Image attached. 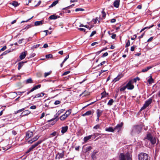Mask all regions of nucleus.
I'll use <instances>...</instances> for the list:
<instances>
[{"mask_svg":"<svg viewBox=\"0 0 160 160\" xmlns=\"http://www.w3.org/2000/svg\"><path fill=\"white\" fill-rule=\"evenodd\" d=\"M120 160H132L131 155L128 153L125 154L121 153L119 156Z\"/></svg>","mask_w":160,"mask_h":160,"instance_id":"1","label":"nucleus"},{"mask_svg":"<svg viewBox=\"0 0 160 160\" xmlns=\"http://www.w3.org/2000/svg\"><path fill=\"white\" fill-rule=\"evenodd\" d=\"M146 138L150 141L152 145H154L156 143V138L153 137L150 133L147 134Z\"/></svg>","mask_w":160,"mask_h":160,"instance_id":"2","label":"nucleus"},{"mask_svg":"<svg viewBox=\"0 0 160 160\" xmlns=\"http://www.w3.org/2000/svg\"><path fill=\"white\" fill-rule=\"evenodd\" d=\"M138 158L139 160H149L148 155L144 153H141L139 154Z\"/></svg>","mask_w":160,"mask_h":160,"instance_id":"3","label":"nucleus"},{"mask_svg":"<svg viewBox=\"0 0 160 160\" xmlns=\"http://www.w3.org/2000/svg\"><path fill=\"white\" fill-rule=\"evenodd\" d=\"M141 129L140 127L138 126H135L133 127L131 132V134L133 135L134 134L137 133L138 134L140 132Z\"/></svg>","mask_w":160,"mask_h":160,"instance_id":"4","label":"nucleus"},{"mask_svg":"<svg viewBox=\"0 0 160 160\" xmlns=\"http://www.w3.org/2000/svg\"><path fill=\"white\" fill-rule=\"evenodd\" d=\"M42 142V140H39L34 144L32 145L28 149L26 152L25 153L27 154L32 151L33 149L37 146L39 144H40Z\"/></svg>","mask_w":160,"mask_h":160,"instance_id":"5","label":"nucleus"},{"mask_svg":"<svg viewBox=\"0 0 160 160\" xmlns=\"http://www.w3.org/2000/svg\"><path fill=\"white\" fill-rule=\"evenodd\" d=\"M152 99L151 98L149 99L146 101L143 107L141 108V110L144 109L148 107L152 102Z\"/></svg>","mask_w":160,"mask_h":160,"instance_id":"6","label":"nucleus"},{"mask_svg":"<svg viewBox=\"0 0 160 160\" xmlns=\"http://www.w3.org/2000/svg\"><path fill=\"white\" fill-rule=\"evenodd\" d=\"M133 82L131 80L128 82L126 85L128 89L132 90L134 88V87L133 85Z\"/></svg>","mask_w":160,"mask_h":160,"instance_id":"7","label":"nucleus"},{"mask_svg":"<svg viewBox=\"0 0 160 160\" xmlns=\"http://www.w3.org/2000/svg\"><path fill=\"white\" fill-rule=\"evenodd\" d=\"M27 52V51H25L24 52H22L19 56V58L21 60L24 59L26 57Z\"/></svg>","mask_w":160,"mask_h":160,"instance_id":"8","label":"nucleus"},{"mask_svg":"<svg viewBox=\"0 0 160 160\" xmlns=\"http://www.w3.org/2000/svg\"><path fill=\"white\" fill-rule=\"evenodd\" d=\"M64 156V151H63L61 153H58L56 156V158H58L59 159L60 158H63Z\"/></svg>","mask_w":160,"mask_h":160,"instance_id":"9","label":"nucleus"},{"mask_svg":"<svg viewBox=\"0 0 160 160\" xmlns=\"http://www.w3.org/2000/svg\"><path fill=\"white\" fill-rule=\"evenodd\" d=\"M33 136V133L32 132L28 131L27 132L26 134V138L27 139H29V138Z\"/></svg>","mask_w":160,"mask_h":160,"instance_id":"10","label":"nucleus"},{"mask_svg":"<svg viewBox=\"0 0 160 160\" xmlns=\"http://www.w3.org/2000/svg\"><path fill=\"white\" fill-rule=\"evenodd\" d=\"M45 95V93L43 92H41L40 93H38L36 94L34 96H32L33 98L34 99L36 98H39L42 97Z\"/></svg>","mask_w":160,"mask_h":160,"instance_id":"11","label":"nucleus"},{"mask_svg":"<svg viewBox=\"0 0 160 160\" xmlns=\"http://www.w3.org/2000/svg\"><path fill=\"white\" fill-rule=\"evenodd\" d=\"M68 129V126L63 127L62 128L61 133L62 134H64L66 132Z\"/></svg>","mask_w":160,"mask_h":160,"instance_id":"12","label":"nucleus"},{"mask_svg":"<svg viewBox=\"0 0 160 160\" xmlns=\"http://www.w3.org/2000/svg\"><path fill=\"white\" fill-rule=\"evenodd\" d=\"M38 138L39 137L38 136H36L31 140L28 141V142L29 143L32 144L33 142L37 140Z\"/></svg>","mask_w":160,"mask_h":160,"instance_id":"13","label":"nucleus"},{"mask_svg":"<svg viewBox=\"0 0 160 160\" xmlns=\"http://www.w3.org/2000/svg\"><path fill=\"white\" fill-rule=\"evenodd\" d=\"M123 125V123L122 122H121L120 124H118L114 128L115 130H120L122 127Z\"/></svg>","mask_w":160,"mask_h":160,"instance_id":"14","label":"nucleus"},{"mask_svg":"<svg viewBox=\"0 0 160 160\" xmlns=\"http://www.w3.org/2000/svg\"><path fill=\"white\" fill-rule=\"evenodd\" d=\"M92 138V135L85 137L84 138L83 141L85 142H86L88 140L91 139Z\"/></svg>","mask_w":160,"mask_h":160,"instance_id":"15","label":"nucleus"},{"mask_svg":"<svg viewBox=\"0 0 160 160\" xmlns=\"http://www.w3.org/2000/svg\"><path fill=\"white\" fill-rule=\"evenodd\" d=\"M120 0H116L113 3V5L115 8H118L119 5Z\"/></svg>","mask_w":160,"mask_h":160,"instance_id":"16","label":"nucleus"},{"mask_svg":"<svg viewBox=\"0 0 160 160\" xmlns=\"http://www.w3.org/2000/svg\"><path fill=\"white\" fill-rule=\"evenodd\" d=\"M98 153V152L96 150H94L91 155V157L93 160H95L96 158L95 155Z\"/></svg>","mask_w":160,"mask_h":160,"instance_id":"17","label":"nucleus"},{"mask_svg":"<svg viewBox=\"0 0 160 160\" xmlns=\"http://www.w3.org/2000/svg\"><path fill=\"white\" fill-rule=\"evenodd\" d=\"M105 134H102V133H94L92 135V139L95 138L96 137L100 135H105Z\"/></svg>","mask_w":160,"mask_h":160,"instance_id":"18","label":"nucleus"},{"mask_svg":"<svg viewBox=\"0 0 160 160\" xmlns=\"http://www.w3.org/2000/svg\"><path fill=\"white\" fill-rule=\"evenodd\" d=\"M102 111L99 109H97L96 111L97 117H100L102 114Z\"/></svg>","mask_w":160,"mask_h":160,"instance_id":"19","label":"nucleus"},{"mask_svg":"<svg viewBox=\"0 0 160 160\" xmlns=\"http://www.w3.org/2000/svg\"><path fill=\"white\" fill-rule=\"evenodd\" d=\"M31 113V112L28 110H26L22 112V114L23 116L27 115Z\"/></svg>","mask_w":160,"mask_h":160,"instance_id":"20","label":"nucleus"},{"mask_svg":"<svg viewBox=\"0 0 160 160\" xmlns=\"http://www.w3.org/2000/svg\"><path fill=\"white\" fill-rule=\"evenodd\" d=\"M25 62H21L18 63V69L19 70H20L22 67L24 63Z\"/></svg>","mask_w":160,"mask_h":160,"instance_id":"21","label":"nucleus"},{"mask_svg":"<svg viewBox=\"0 0 160 160\" xmlns=\"http://www.w3.org/2000/svg\"><path fill=\"white\" fill-rule=\"evenodd\" d=\"M122 77V74H119L118 75L117 77L114 78L113 80V81L114 82H116L118 81Z\"/></svg>","mask_w":160,"mask_h":160,"instance_id":"22","label":"nucleus"},{"mask_svg":"<svg viewBox=\"0 0 160 160\" xmlns=\"http://www.w3.org/2000/svg\"><path fill=\"white\" fill-rule=\"evenodd\" d=\"M41 85L38 84L37 85L35 86H34L32 88L31 90V91H33L34 90L37 89L39 88H40L41 87Z\"/></svg>","mask_w":160,"mask_h":160,"instance_id":"23","label":"nucleus"},{"mask_svg":"<svg viewBox=\"0 0 160 160\" xmlns=\"http://www.w3.org/2000/svg\"><path fill=\"white\" fill-rule=\"evenodd\" d=\"M115 129L114 128L113 129L112 127H109L108 128H106L105 129V130L106 131L113 132Z\"/></svg>","mask_w":160,"mask_h":160,"instance_id":"24","label":"nucleus"},{"mask_svg":"<svg viewBox=\"0 0 160 160\" xmlns=\"http://www.w3.org/2000/svg\"><path fill=\"white\" fill-rule=\"evenodd\" d=\"M152 68V66H148V67L143 69H142V72H145L147 71L148 70H149V69L151 68Z\"/></svg>","mask_w":160,"mask_h":160,"instance_id":"25","label":"nucleus"},{"mask_svg":"<svg viewBox=\"0 0 160 160\" xmlns=\"http://www.w3.org/2000/svg\"><path fill=\"white\" fill-rule=\"evenodd\" d=\"M92 113V111L89 110L86 112L85 113L82 115V116H89Z\"/></svg>","mask_w":160,"mask_h":160,"instance_id":"26","label":"nucleus"},{"mask_svg":"<svg viewBox=\"0 0 160 160\" xmlns=\"http://www.w3.org/2000/svg\"><path fill=\"white\" fill-rule=\"evenodd\" d=\"M58 17H59V16H57L55 15H51L49 17V19L52 20V19H56Z\"/></svg>","mask_w":160,"mask_h":160,"instance_id":"27","label":"nucleus"},{"mask_svg":"<svg viewBox=\"0 0 160 160\" xmlns=\"http://www.w3.org/2000/svg\"><path fill=\"white\" fill-rule=\"evenodd\" d=\"M42 24V21H36L34 22V25L35 26H39L40 25H41Z\"/></svg>","mask_w":160,"mask_h":160,"instance_id":"28","label":"nucleus"},{"mask_svg":"<svg viewBox=\"0 0 160 160\" xmlns=\"http://www.w3.org/2000/svg\"><path fill=\"white\" fill-rule=\"evenodd\" d=\"M58 0H56L55 1H54L51 4V5L49 6V8H51L55 6L58 3Z\"/></svg>","mask_w":160,"mask_h":160,"instance_id":"29","label":"nucleus"},{"mask_svg":"<svg viewBox=\"0 0 160 160\" xmlns=\"http://www.w3.org/2000/svg\"><path fill=\"white\" fill-rule=\"evenodd\" d=\"M10 52H11V51H10L9 50H7L5 51L0 55V58H2V57H1V56H2L5 55Z\"/></svg>","mask_w":160,"mask_h":160,"instance_id":"30","label":"nucleus"},{"mask_svg":"<svg viewBox=\"0 0 160 160\" xmlns=\"http://www.w3.org/2000/svg\"><path fill=\"white\" fill-rule=\"evenodd\" d=\"M150 78L148 80V82L150 84L153 82V79L152 78L151 76H150Z\"/></svg>","mask_w":160,"mask_h":160,"instance_id":"31","label":"nucleus"},{"mask_svg":"<svg viewBox=\"0 0 160 160\" xmlns=\"http://www.w3.org/2000/svg\"><path fill=\"white\" fill-rule=\"evenodd\" d=\"M108 93H107L105 91H104L101 93V95H102L101 98L105 97H106V95H108Z\"/></svg>","mask_w":160,"mask_h":160,"instance_id":"32","label":"nucleus"},{"mask_svg":"<svg viewBox=\"0 0 160 160\" xmlns=\"http://www.w3.org/2000/svg\"><path fill=\"white\" fill-rule=\"evenodd\" d=\"M11 4L14 6L15 7H16L18 6L19 4H18V3L16 2L15 1H13L11 3Z\"/></svg>","mask_w":160,"mask_h":160,"instance_id":"33","label":"nucleus"},{"mask_svg":"<svg viewBox=\"0 0 160 160\" xmlns=\"http://www.w3.org/2000/svg\"><path fill=\"white\" fill-rule=\"evenodd\" d=\"M114 102V100L113 99H110L108 102V105L111 106L112 105L113 103Z\"/></svg>","mask_w":160,"mask_h":160,"instance_id":"34","label":"nucleus"},{"mask_svg":"<svg viewBox=\"0 0 160 160\" xmlns=\"http://www.w3.org/2000/svg\"><path fill=\"white\" fill-rule=\"evenodd\" d=\"M139 80L140 78L138 77H137L131 80L133 82V83L134 82H136L137 81H139Z\"/></svg>","mask_w":160,"mask_h":160,"instance_id":"35","label":"nucleus"},{"mask_svg":"<svg viewBox=\"0 0 160 160\" xmlns=\"http://www.w3.org/2000/svg\"><path fill=\"white\" fill-rule=\"evenodd\" d=\"M59 116L57 114V113H56L55 115H54V118H52V119H51V120H49L48 121V122H50V121H54V120H55V119H56Z\"/></svg>","mask_w":160,"mask_h":160,"instance_id":"36","label":"nucleus"},{"mask_svg":"<svg viewBox=\"0 0 160 160\" xmlns=\"http://www.w3.org/2000/svg\"><path fill=\"white\" fill-rule=\"evenodd\" d=\"M102 19H104L106 17V14L104 11V10L102 11Z\"/></svg>","mask_w":160,"mask_h":160,"instance_id":"37","label":"nucleus"},{"mask_svg":"<svg viewBox=\"0 0 160 160\" xmlns=\"http://www.w3.org/2000/svg\"><path fill=\"white\" fill-rule=\"evenodd\" d=\"M66 118V117H65V115L63 114L60 117V119L62 121L64 120Z\"/></svg>","mask_w":160,"mask_h":160,"instance_id":"38","label":"nucleus"},{"mask_svg":"<svg viewBox=\"0 0 160 160\" xmlns=\"http://www.w3.org/2000/svg\"><path fill=\"white\" fill-rule=\"evenodd\" d=\"M93 128V129H100V125L97 124Z\"/></svg>","mask_w":160,"mask_h":160,"instance_id":"39","label":"nucleus"},{"mask_svg":"<svg viewBox=\"0 0 160 160\" xmlns=\"http://www.w3.org/2000/svg\"><path fill=\"white\" fill-rule=\"evenodd\" d=\"M92 148L91 146L88 147L86 148V152H87L90 150L91 149H92Z\"/></svg>","mask_w":160,"mask_h":160,"instance_id":"40","label":"nucleus"},{"mask_svg":"<svg viewBox=\"0 0 160 160\" xmlns=\"http://www.w3.org/2000/svg\"><path fill=\"white\" fill-rule=\"evenodd\" d=\"M52 73V71H50V72H45L44 73V77H46L47 76L49 75Z\"/></svg>","mask_w":160,"mask_h":160,"instance_id":"41","label":"nucleus"},{"mask_svg":"<svg viewBox=\"0 0 160 160\" xmlns=\"http://www.w3.org/2000/svg\"><path fill=\"white\" fill-rule=\"evenodd\" d=\"M64 110L62 109H61L58 111L57 113L58 115V116H59L61 113L63 112Z\"/></svg>","mask_w":160,"mask_h":160,"instance_id":"42","label":"nucleus"},{"mask_svg":"<svg viewBox=\"0 0 160 160\" xmlns=\"http://www.w3.org/2000/svg\"><path fill=\"white\" fill-rule=\"evenodd\" d=\"M26 82L27 83H32V80L31 78H29L26 80Z\"/></svg>","mask_w":160,"mask_h":160,"instance_id":"43","label":"nucleus"},{"mask_svg":"<svg viewBox=\"0 0 160 160\" xmlns=\"http://www.w3.org/2000/svg\"><path fill=\"white\" fill-rule=\"evenodd\" d=\"M127 88L126 85L125 86H123L120 89V90L121 91H124V90H125V89Z\"/></svg>","mask_w":160,"mask_h":160,"instance_id":"44","label":"nucleus"},{"mask_svg":"<svg viewBox=\"0 0 160 160\" xmlns=\"http://www.w3.org/2000/svg\"><path fill=\"white\" fill-rule=\"evenodd\" d=\"M84 10V9H83L82 8H76L75 10L76 12H78L79 11H83Z\"/></svg>","mask_w":160,"mask_h":160,"instance_id":"45","label":"nucleus"},{"mask_svg":"<svg viewBox=\"0 0 160 160\" xmlns=\"http://www.w3.org/2000/svg\"><path fill=\"white\" fill-rule=\"evenodd\" d=\"M52 56H53L52 54H48L46 55V58H52Z\"/></svg>","mask_w":160,"mask_h":160,"instance_id":"46","label":"nucleus"},{"mask_svg":"<svg viewBox=\"0 0 160 160\" xmlns=\"http://www.w3.org/2000/svg\"><path fill=\"white\" fill-rule=\"evenodd\" d=\"M130 45V40H128V41L126 43V44L125 45V47L126 48L128 47V46H129Z\"/></svg>","mask_w":160,"mask_h":160,"instance_id":"47","label":"nucleus"},{"mask_svg":"<svg viewBox=\"0 0 160 160\" xmlns=\"http://www.w3.org/2000/svg\"><path fill=\"white\" fill-rule=\"evenodd\" d=\"M70 71H66V72H64L63 74H62V75L63 76H64V75H67V74H69V73H70Z\"/></svg>","mask_w":160,"mask_h":160,"instance_id":"48","label":"nucleus"},{"mask_svg":"<svg viewBox=\"0 0 160 160\" xmlns=\"http://www.w3.org/2000/svg\"><path fill=\"white\" fill-rule=\"evenodd\" d=\"M50 135H52L53 136H55L57 135V132H56L54 131L52 133H51L50 134Z\"/></svg>","mask_w":160,"mask_h":160,"instance_id":"49","label":"nucleus"},{"mask_svg":"<svg viewBox=\"0 0 160 160\" xmlns=\"http://www.w3.org/2000/svg\"><path fill=\"white\" fill-rule=\"evenodd\" d=\"M71 109H69V110L67 111L66 112H65L66 113L68 114V115H69L71 112Z\"/></svg>","mask_w":160,"mask_h":160,"instance_id":"50","label":"nucleus"},{"mask_svg":"<svg viewBox=\"0 0 160 160\" xmlns=\"http://www.w3.org/2000/svg\"><path fill=\"white\" fill-rule=\"evenodd\" d=\"M7 48V47L6 46H4L0 50V51H3Z\"/></svg>","mask_w":160,"mask_h":160,"instance_id":"51","label":"nucleus"},{"mask_svg":"<svg viewBox=\"0 0 160 160\" xmlns=\"http://www.w3.org/2000/svg\"><path fill=\"white\" fill-rule=\"evenodd\" d=\"M98 21V18H96L95 19H93L92 20V22H94V23H96Z\"/></svg>","mask_w":160,"mask_h":160,"instance_id":"52","label":"nucleus"},{"mask_svg":"<svg viewBox=\"0 0 160 160\" xmlns=\"http://www.w3.org/2000/svg\"><path fill=\"white\" fill-rule=\"evenodd\" d=\"M108 55V53L107 52H106L104 53L102 56V57L104 58Z\"/></svg>","mask_w":160,"mask_h":160,"instance_id":"53","label":"nucleus"},{"mask_svg":"<svg viewBox=\"0 0 160 160\" xmlns=\"http://www.w3.org/2000/svg\"><path fill=\"white\" fill-rule=\"evenodd\" d=\"M33 16H32L31 18L29 19H28L26 20V21H22L21 22V23H22L23 22H28V21L32 19L33 18Z\"/></svg>","mask_w":160,"mask_h":160,"instance_id":"54","label":"nucleus"},{"mask_svg":"<svg viewBox=\"0 0 160 160\" xmlns=\"http://www.w3.org/2000/svg\"><path fill=\"white\" fill-rule=\"evenodd\" d=\"M96 33V31H93L91 34L90 36L91 37H92L93 35H94V34H95Z\"/></svg>","mask_w":160,"mask_h":160,"instance_id":"55","label":"nucleus"},{"mask_svg":"<svg viewBox=\"0 0 160 160\" xmlns=\"http://www.w3.org/2000/svg\"><path fill=\"white\" fill-rule=\"evenodd\" d=\"M24 108H22L21 109H19L17 111V112L16 113H19V112H22V111H23L24 110Z\"/></svg>","mask_w":160,"mask_h":160,"instance_id":"56","label":"nucleus"},{"mask_svg":"<svg viewBox=\"0 0 160 160\" xmlns=\"http://www.w3.org/2000/svg\"><path fill=\"white\" fill-rule=\"evenodd\" d=\"M36 108V106L35 105L32 106L30 107V108L32 109H35Z\"/></svg>","mask_w":160,"mask_h":160,"instance_id":"57","label":"nucleus"},{"mask_svg":"<svg viewBox=\"0 0 160 160\" xmlns=\"http://www.w3.org/2000/svg\"><path fill=\"white\" fill-rule=\"evenodd\" d=\"M153 38V37H150L148 40L147 42H150L152 41Z\"/></svg>","mask_w":160,"mask_h":160,"instance_id":"58","label":"nucleus"},{"mask_svg":"<svg viewBox=\"0 0 160 160\" xmlns=\"http://www.w3.org/2000/svg\"><path fill=\"white\" fill-rule=\"evenodd\" d=\"M60 101L58 100H57L55 101L54 104L55 105H58L60 103Z\"/></svg>","mask_w":160,"mask_h":160,"instance_id":"59","label":"nucleus"},{"mask_svg":"<svg viewBox=\"0 0 160 160\" xmlns=\"http://www.w3.org/2000/svg\"><path fill=\"white\" fill-rule=\"evenodd\" d=\"M105 62H106L105 61H103L102 62H101L100 64H99L98 65V66H102V65L104 64Z\"/></svg>","mask_w":160,"mask_h":160,"instance_id":"60","label":"nucleus"},{"mask_svg":"<svg viewBox=\"0 0 160 160\" xmlns=\"http://www.w3.org/2000/svg\"><path fill=\"white\" fill-rule=\"evenodd\" d=\"M78 30L81 31H83L84 32H85L86 31V29H85L82 28H79Z\"/></svg>","mask_w":160,"mask_h":160,"instance_id":"61","label":"nucleus"},{"mask_svg":"<svg viewBox=\"0 0 160 160\" xmlns=\"http://www.w3.org/2000/svg\"><path fill=\"white\" fill-rule=\"evenodd\" d=\"M12 133L14 135H15L17 134V132L16 131L13 130L12 131Z\"/></svg>","mask_w":160,"mask_h":160,"instance_id":"62","label":"nucleus"},{"mask_svg":"<svg viewBox=\"0 0 160 160\" xmlns=\"http://www.w3.org/2000/svg\"><path fill=\"white\" fill-rule=\"evenodd\" d=\"M116 19H115V18H113L111 20L110 22L112 23H113L115 22H116Z\"/></svg>","mask_w":160,"mask_h":160,"instance_id":"63","label":"nucleus"},{"mask_svg":"<svg viewBox=\"0 0 160 160\" xmlns=\"http://www.w3.org/2000/svg\"><path fill=\"white\" fill-rule=\"evenodd\" d=\"M116 34H113L111 36V38L112 39H114L116 38Z\"/></svg>","mask_w":160,"mask_h":160,"instance_id":"64","label":"nucleus"}]
</instances>
